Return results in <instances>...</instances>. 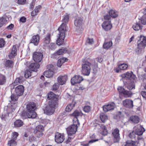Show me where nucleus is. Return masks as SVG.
Returning a JSON list of instances; mask_svg holds the SVG:
<instances>
[{
    "instance_id": "obj_4",
    "label": "nucleus",
    "mask_w": 146,
    "mask_h": 146,
    "mask_svg": "<svg viewBox=\"0 0 146 146\" xmlns=\"http://www.w3.org/2000/svg\"><path fill=\"white\" fill-rule=\"evenodd\" d=\"M52 102H49L48 105L44 110V112L47 115H52L54 112V109L56 107V106H55L54 107H52Z\"/></svg>"
},
{
    "instance_id": "obj_5",
    "label": "nucleus",
    "mask_w": 146,
    "mask_h": 146,
    "mask_svg": "<svg viewBox=\"0 0 146 146\" xmlns=\"http://www.w3.org/2000/svg\"><path fill=\"white\" fill-rule=\"evenodd\" d=\"M77 128L78 126L73 125H72L68 127L66 129L67 131L68 135H71L75 134L77 131Z\"/></svg>"
},
{
    "instance_id": "obj_7",
    "label": "nucleus",
    "mask_w": 146,
    "mask_h": 146,
    "mask_svg": "<svg viewBox=\"0 0 146 146\" xmlns=\"http://www.w3.org/2000/svg\"><path fill=\"white\" fill-rule=\"evenodd\" d=\"M83 80L82 77L80 75L75 76L71 80V83L72 85L80 83Z\"/></svg>"
},
{
    "instance_id": "obj_37",
    "label": "nucleus",
    "mask_w": 146,
    "mask_h": 146,
    "mask_svg": "<svg viewBox=\"0 0 146 146\" xmlns=\"http://www.w3.org/2000/svg\"><path fill=\"white\" fill-rule=\"evenodd\" d=\"M15 126L16 127H20L23 124V122L20 120H16L14 123Z\"/></svg>"
},
{
    "instance_id": "obj_48",
    "label": "nucleus",
    "mask_w": 146,
    "mask_h": 146,
    "mask_svg": "<svg viewBox=\"0 0 146 146\" xmlns=\"http://www.w3.org/2000/svg\"><path fill=\"white\" fill-rule=\"evenodd\" d=\"M136 135V134L135 132L134 131H133L129 134V136L130 138L133 139L135 138Z\"/></svg>"
},
{
    "instance_id": "obj_16",
    "label": "nucleus",
    "mask_w": 146,
    "mask_h": 146,
    "mask_svg": "<svg viewBox=\"0 0 146 146\" xmlns=\"http://www.w3.org/2000/svg\"><path fill=\"white\" fill-rule=\"evenodd\" d=\"M141 23L138 20H137L136 22L133 25V28L134 30L136 31L141 30L142 29L143 26Z\"/></svg>"
},
{
    "instance_id": "obj_6",
    "label": "nucleus",
    "mask_w": 146,
    "mask_h": 146,
    "mask_svg": "<svg viewBox=\"0 0 146 146\" xmlns=\"http://www.w3.org/2000/svg\"><path fill=\"white\" fill-rule=\"evenodd\" d=\"M121 77L126 80H135L136 78L135 76L133 74L132 72H127L121 75Z\"/></svg>"
},
{
    "instance_id": "obj_51",
    "label": "nucleus",
    "mask_w": 146,
    "mask_h": 146,
    "mask_svg": "<svg viewBox=\"0 0 146 146\" xmlns=\"http://www.w3.org/2000/svg\"><path fill=\"white\" fill-rule=\"evenodd\" d=\"M94 43V41L92 38H88L86 41V44H91Z\"/></svg>"
},
{
    "instance_id": "obj_17",
    "label": "nucleus",
    "mask_w": 146,
    "mask_h": 146,
    "mask_svg": "<svg viewBox=\"0 0 146 146\" xmlns=\"http://www.w3.org/2000/svg\"><path fill=\"white\" fill-rule=\"evenodd\" d=\"M119 130L116 128L112 132V134L114 136L115 140L114 142H117L119 140Z\"/></svg>"
},
{
    "instance_id": "obj_3",
    "label": "nucleus",
    "mask_w": 146,
    "mask_h": 146,
    "mask_svg": "<svg viewBox=\"0 0 146 146\" xmlns=\"http://www.w3.org/2000/svg\"><path fill=\"white\" fill-rule=\"evenodd\" d=\"M48 99L50 100L49 102H52V107H54L55 106L57 105L58 99L57 96L54 93L50 92V93L48 94Z\"/></svg>"
},
{
    "instance_id": "obj_13",
    "label": "nucleus",
    "mask_w": 146,
    "mask_h": 146,
    "mask_svg": "<svg viewBox=\"0 0 146 146\" xmlns=\"http://www.w3.org/2000/svg\"><path fill=\"white\" fill-rule=\"evenodd\" d=\"M102 26L105 31H108L110 30L112 27L110 21H104L102 24Z\"/></svg>"
},
{
    "instance_id": "obj_19",
    "label": "nucleus",
    "mask_w": 146,
    "mask_h": 146,
    "mask_svg": "<svg viewBox=\"0 0 146 146\" xmlns=\"http://www.w3.org/2000/svg\"><path fill=\"white\" fill-rule=\"evenodd\" d=\"M67 76L66 75L59 76L58 78V84L61 85L65 84L67 80Z\"/></svg>"
},
{
    "instance_id": "obj_56",
    "label": "nucleus",
    "mask_w": 146,
    "mask_h": 146,
    "mask_svg": "<svg viewBox=\"0 0 146 146\" xmlns=\"http://www.w3.org/2000/svg\"><path fill=\"white\" fill-rule=\"evenodd\" d=\"M117 90L119 93L123 94L125 90L122 87H119L117 88Z\"/></svg>"
},
{
    "instance_id": "obj_28",
    "label": "nucleus",
    "mask_w": 146,
    "mask_h": 146,
    "mask_svg": "<svg viewBox=\"0 0 146 146\" xmlns=\"http://www.w3.org/2000/svg\"><path fill=\"white\" fill-rule=\"evenodd\" d=\"M50 35L48 34L46 36L43 42L44 46H46L50 42Z\"/></svg>"
},
{
    "instance_id": "obj_42",
    "label": "nucleus",
    "mask_w": 146,
    "mask_h": 146,
    "mask_svg": "<svg viewBox=\"0 0 146 146\" xmlns=\"http://www.w3.org/2000/svg\"><path fill=\"white\" fill-rule=\"evenodd\" d=\"M98 125L100 127V128L103 131V134L104 135H106L107 133V131L105 126L103 125Z\"/></svg>"
},
{
    "instance_id": "obj_22",
    "label": "nucleus",
    "mask_w": 146,
    "mask_h": 146,
    "mask_svg": "<svg viewBox=\"0 0 146 146\" xmlns=\"http://www.w3.org/2000/svg\"><path fill=\"white\" fill-rule=\"evenodd\" d=\"M27 116L29 118H34L36 116V113L34 111V110H31L30 111H27L26 113Z\"/></svg>"
},
{
    "instance_id": "obj_31",
    "label": "nucleus",
    "mask_w": 146,
    "mask_h": 146,
    "mask_svg": "<svg viewBox=\"0 0 146 146\" xmlns=\"http://www.w3.org/2000/svg\"><path fill=\"white\" fill-rule=\"evenodd\" d=\"M138 20L143 25H146V15H143V16L139 18Z\"/></svg>"
},
{
    "instance_id": "obj_24",
    "label": "nucleus",
    "mask_w": 146,
    "mask_h": 146,
    "mask_svg": "<svg viewBox=\"0 0 146 146\" xmlns=\"http://www.w3.org/2000/svg\"><path fill=\"white\" fill-rule=\"evenodd\" d=\"M17 54V49L16 46H14L12 48L11 52L9 55V58L12 59L14 56Z\"/></svg>"
},
{
    "instance_id": "obj_12",
    "label": "nucleus",
    "mask_w": 146,
    "mask_h": 146,
    "mask_svg": "<svg viewBox=\"0 0 146 146\" xmlns=\"http://www.w3.org/2000/svg\"><path fill=\"white\" fill-rule=\"evenodd\" d=\"M115 106V104L112 102L108 104L107 105L103 106V110L104 111L107 112L114 109Z\"/></svg>"
},
{
    "instance_id": "obj_52",
    "label": "nucleus",
    "mask_w": 146,
    "mask_h": 146,
    "mask_svg": "<svg viewBox=\"0 0 146 146\" xmlns=\"http://www.w3.org/2000/svg\"><path fill=\"white\" fill-rule=\"evenodd\" d=\"M84 111L86 112H88L91 110V107L88 106H84L83 109Z\"/></svg>"
},
{
    "instance_id": "obj_58",
    "label": "nucleus",
    "mask_w": 146,
    "mask_h": 146,
    "mask_svg": "<svg viewBox=\"0 0 146 146\" xmlns=\"http://www.w3.org/2000/svg\"><path fill=\"white\" fill-rule=\"evenodd\" d=\"M5 45V41L2 38L0 39V47H2L4 46Z\"/></svg>"
},
{
    "instance_id": "obj_49",
    "label": "nucleus",
    "mask_w": 146,
    "mask_h": 146,
    "mask_svg": "<svg viewBox=\"0 0 146 146\" xmlns=\"http://www.w3.org/2000/svg\"><path fill=\"white\" fill-rule=\"evenodd\" d=\"M31 72L28 70H26L25 72V76L26 78H27L31 76Z\"/></svg>"
},
{
    "instance_id": "obj_43",
    "label": "nucleus",
    "mask_w": 146,
    "mask_h": 146,
    "mask_svg": "<svg viewBox=\"0 0 146 146\" xmlns=\"http://www.w3.org/2000/svg\"><path fill=\"white\" fill-rule=\"evenodd\" d=\"M13 62L11 60H8L5 63V66L7 67H11L12 66Z\"/></svg>"
},
{
    "instance_id": "obj_25",
    "label": "nucleus",
    "mask_w": 146,
    "mask_h": 146,
    "mask_svg": "<svg viewBox=\"0 0 146 146\" xmlns=\"http://www.w3.org/2000/svg\"><path fill=\"white\" fill-rule=\"evenodd\" d=\"M54 74V72L51 69H49L48 70L45 71L43 75L47 78H50L53 76Z\"/></svg>"
},
{
    "instance_id": "obj_11",
    "label": "nucleus",
    "mask_w": 146,
    "mask_h": 146,
    "mask_svg": "<svg viewBox=\"0 0 146 146\" xmlns=\"http://www.w3.org/2000/svg\"><path fill=\"white\" fill-rule=\"evenodd\" d=\"M134 129H135V132L136 135H142L145 131L144 129L140 125H137L134 127Z\"/></svg>"
},
{
    "instance_id": "obj_14",
    "label": "nucleus",
    "mask_w": 146,
    "mask_h": 146,
    "mask_svg": "<svg viewBox=\"0 0 146 146\" xmlns=\"http://www.w3.org/2000/svg\"><path fill=\"white\" fill-rule=\"evenodd\" d=\"M146 45V38L144 36H141L137 42L138 47H143Z\"/></svg>"
},
{
    "instance_id": "obj_27",
    "label": "nucleus",
    "mask_w": 146,
    "mask_h": 146,
    "mask_svg": "<svg viewBox=\"0 0 146 146\" xmlns=\"http://www.w3.org/2000/svg\"><path fill=\"white\" fill-rule=\"evenodd\" d=\"M130 119L133 123L135 124L138 123L139 121V118L138 116L136 115L131 116L130 117Z\"/></svg>"
},
{
    "instance_id": "obj_35",
    "label": "nucleus",
    "mask_w": 146,
    "mask_h": 146,
    "mask_svg": "<svg viewBox=\"0 0 146 146\" xmlns=\"http://www.w3.org/2000/svg\"><path fill=\"white\" fill-rule=\"evenodd\" d=\"M67 60L66 58H63L60 59L58 60L57 65L59 67H60L62 64L64 63Z\"/></svg>"
},
{
    "instance_id": "obj_63",
    "label": "nucleus",
    "mask_w": 146,
    "mask_h": 146,
    "mask_svg": "<svg viewBox=\"0 0 146 146\" xmlns=\"http://www.w3.org/2000/svg\"><path fill=\"white\" fill-rule=\"evenodd\" d=\"M26 0H18V3L20 4H24L25 3Z\"/></svg>"
},
{
    "instance_id": "obj_15",
    "label": "nucleus",
    "mask_w": 146,
    "mask_h": 146,
    "mask_svg": "<svg viewBox=\"0 0 146 146\" xmlns=\"http://www.w3.org/2000/svg\"><path fill=\"white\" fill-rule=\"evenodd\" d=\"M24 79L23 76H20L19 78H17L15 80L14 83H13L10 85V86L11 88H14V86L18 83H21L24 81Z\"/></svg>"
},
{
    "instance_id": "obj_64",
    "label": "nucleus",
    "mask_w": 146,
    "mask_h": 146,
    "mask_svg": "<svg viewBox=\"0 0 146 146\" xmlns=\"http://www.w3.org/2000/svg\"><path fill=\"white\" fill-rule=\"evenodd\" d=\"M141 94L143 98L146 99V92L142 91L141 92Z\"/></svg>"
},
{
    "instance_id": "obj_60",
    "label": "nucleus",
    "mask_w": 146,
    "mask_h": 146,
    "mask_svg": "<svg viewBox=\"0 0 146 146\" xmlns=\"http://www.w3.org/2000/svg\"><path fill=\"white\" fill-rule=\"evenodd\" d=\"M38 13V12L37 11H36V10H34L31 12V16H35Z\"/></svg>"
},
{
    "instance_id": "obj_2",
    "label": "nucleus",
    "mask_w": 146,
    "mask_h": 146,
    "mask_svg": "<svg viewBox=\"0 0 146 146\" xmlns=\"http://www.w3.org/2000/svg\"><path fill=\"white\" fill-rule=\"evenodd\" d=\"M91 63L89 62H86L82 64L81 72L84 75L88 76L91 71Z\"/></svg>"
},
{
    "instance_id": "obj_1",
    "label": "nucleus",
    "mask_w": 146,
    "mask_h": 146,
    "mask_svg": "<svg viewBox=\"0 0 146 146\" xmlns=\"http://www.w3.org/2000/svg\"><path fill=\"white\" fill-rule=\"evenodd\" d=\"M69 17L67 15H64L62 20V23L58 30L59 31L58 37L57 40V44L58 46L62 44L64 42V39L65 36V33L66 31V23L69 20Z\"/></svg>"
},
{
    "instance_id": "obj_45",
    "label": "nucleus",
    "mask_w": 146,
    "mask_h": 146,
    "mask_svg": "<svg viewBox=\"0 0 146 146\" xmlns=\"http://www.w3.org/2000/svg\"><path fill=\"white\" fill-rule=\"evenodd\" d=\"M82 115V113L80 111H79L77 110L75 111L72 114V115H73L74 117H77L78 116H81Z\"/></svg>"
},
{
    "instance_id": "obj_54",
    "label": "nucleus",
    "mask_w": 146,
    "mask_h": 146,
    "mask_svg": "<svg viewBox=\"0 0 146 146\" xmlns=\"http://www.w3.org/2000/svg\"><path fill=\"white\" fill-rule=\"evenodd\" d=\"M73 121L74 123V124H73V125H75L76 126H78V125H79L77 117H74Z\"/></svg>"
},
{
    "instance_id": "obj_21",
    "label": "nucleus",
    "mask_w": 146,
    "mask_h": 146,
    "mask_svg": "<svg viewBox=\"0 0 146 146\" xmlns=\"http://www.w3.org/2000/svg\"><path fill=\"white\" fill-rule=\"evenodd\" d=\"M40 65L37 63H32L29 66V68L33 71L36 72L39 67Z\"/></svg>"
},
{
    "instance_id": "obj_23",
    "label": "nucleus",
    "mask_w": 146,
    "mask_h": 146,
    "mask_svg": "<svg viewBox=\"0 0 146 146\" xmlns=\"http://www.w3.org/2000/svg\"><path fill=\"white\" fill-rule=\"evenodd\" d=\"M26 108L27 111L35 110L36 109L35 104L33 102H30L27 105Z\"/></svg>"
},
{
    "instance_id": "obj_62",
    "label": "nucleus",
    "mask_w": 146,
    "mask_h": 146,
    "mask_svg": "<svg viewBox=\"0 0 146 146\" xmlns=\"http://www.w3.org/2000/svg\"><path fill=\"white\" fill-rule=\"evenodd\" d=\"M41 9V6L40 5H38L36 7L35 10L38 13L39 11Z\"/></svg>"
},
{
    "instance_id": "obj_53",
    "label": "nucleus",
    "mask_w": 146,
    "mask_h": 146,
    "mask_svg": "<svg viewBox=\"0 0 146 146\" xmlns=\"http://www.w3.org/2000/svg\"><path fill=\"white\" fill-rule=\"evenodd\" d=\"M18 96L16 94H13L11 96V100L13 101L17 100L18 98Z\"/></svg>"
},
{
    "instance_id": "obj_46",
    "label": "nucleus",
    "mask_w": 146,
    "mask_h": 146,
    "mask_svg": "<svg viewBox=\"0 0 146 146\" xmlns=\"http://www.w3.org/2000/svg\"><path fill=\"white\" fill-rule=\"evenodd\" d=\"M126 87L128 89L130 90H132L133 89H134L135 88V85L133 83H131L128 84L126 86Z\"/></svg>"
},
{
    "instance_id": "obj_32",
    "label": "nucleus",
    "mask_w": 146,
    "mask_h": 146,
    "mask_svg": "<svg viewBox=\"0 0 146 146\" xmlns=\"http://www.w3.org/2000/svg\"><path fill=\"white\" fill-rule=\"evenodd\" d=\"M109 15L112 18H115L118 16L117 12L113 10H111L109 12Z\"/></svg>"
},
{
    "instance_id": "obj_39",
    "label": "nucleus",
    "mask_w": 146,
    "mask_h": 146,
    "mask_svg": "<svg viewBox=\"0 0 146 146\" xmlns=\"http://www.w3.org/2000/svg\"><path fill=\"white\" fill-rule=\"evenodd\" d=\"M100 117L103 123H104L106 120L108 119L107 116L103 113H100Z\"/></svg>"
},
{
    "instance_id": "obj_34",
    "label": "nucleus",
    "mask_w": 146,
    "mask_h": 146,
    "mask_svg": "<svg viewBox=\"0 0 146 146\" xmlns=\"http://www.w3.org/2000/svg\"><path fill=\"white\" fill-rule=\"evenodd\" d=\"M44 130V127L43 126L39 125L36 127L34 130L33 132L34 133H36L37 131H43Z\"/></svg>"
},
{
    "instance_id": "obj_36",
    "label": "nucleus",
    "mask_w": 146,
    "mask_h": 146,
    "mask_svg": "<svg viewBox=\"0 0 146 146\" xmlns=\"http://www.w3.org/2000/svg\"><path fill=\"white\" fill-rule=\"evenodd\" d=\"M6 82V78L5 76L2 74H0V85H3Z\"/></svg>"
},
{
    "instance_id": "obj_57",
    "label": "nucleus",
    "mask_w": 146,
    "mask_h": 146,
    "mask_svg": "<svg viewBox=\"0 0 146 146\" xmlns=\"http://www.w3.org/2000/svg\"><path fill=\"white\" fill-rule=\"evenodd\" d=\"M59 84L58 83H55L53 86V90H57L59 87Z\"/></svg>"
},
{
    "instance_id": "obj_20",
    "label": "nucleus",
    "mask_w": 146,
    "mask_h": 146,
    "mask_svg": "<svg viewBox=\"0 0 146 146\" xmlns=\"http://www.w3.org/2000/svg\"><path fill=\"white\" fill-rule=\"evenodd\" d=\"M124 106L128 108H132L133 106V101L128 99H126L123 102Z\"/></svg>"
},
{
    "instance_id": "obj_44",
    "label": "nucleus",
    "mask_w": 146,
    "mask_h": 146,
    "mask_svg": "<svg viewBox=\"0 0 146 146\" xmlns=\"http://www.w3.org/2000/svg\"><path fill=\"white\" fill-rule=\"evenodd\" d=\"M15 140L12 139L9 141L8 143V146H15L17 144Z\"/></svg>"
},
{
    "instance_id": "obj_40",
    "label": "nucleus",
    "mask_w": 146,
    "mask_h": 146,
    "mask_svg": "<svg viewBox=\"0 0 146 146\" xmlns=\"http://www.w3.org/2000/svg\"><path fill=\"white\" fill-rule=\"evenodd\" d=\"M123 94L126 97H131L133 94L131 91L127 90H125Z\"/></svg>"
},
{
    "instance_id": "obj_50",
    "label": "nucleus",
    "mask_w": 146,
    "mask_h": 146,
    "mask_svg": "<svg viewBox=\"0 0 146 146\" xmlns=\"http://www.w3.org/2000/svg\"><path fill=\"white\" fill-rule=\"evenodd\" d=\"M8 117L9 114L7 113L6 114H3L1 116V118L2 119L6 120L8 119Z\"/></svg>"
},
{
    "instance_id": "obj_10",
    "label": "nucleus",
    "mask_w": 146,
    "mask_h": 146,
    "mask_svg": "<svg viewBox=\"0 0 146 146\" xmlns=\"http://www.w3.org/2000/svg\"><path fill=\"white\" fill-rule=\"evenodd\" d=\"M15 92L18 96H20L22 95L24 92V87L22 85L18 86L15 88Z\"/></svg>"
},
{
    "instance_id": "obj_47",
    "label": "nucleus",
    "mask_w": 146,
    "mask_h": 146,
    "mask_svg": "<svg viewBox=\"0 0 146 146\" xmlns=\"http://www.w3.org/2000/svg\"><path fill=\"white\" fill-rule=\"evenodd\" d=\"M6 21L7 20L5 18L3 17L0 18V27L5 24Z\"/></svg>"
},
{
    "instance_id": "obj_26",
    "label": "nucleus",
    "mask_w": 146,
    "mask_h": 146,
    "mask_svg": "<svg viewBox=\"0 0 146 146\" xmlns=\"http://www.w3.org/2000/svg\"><path fill=\"white\" fill-rule=\"evenodd\" d=\"M68 51L67 48H63L59 49L58 51L54 53V55H60L63 53H68Z\"/></svg>"
},
{
    "instance_id": "obj_59",
    "label": "nucleus",
    "mask_w": 146,
    "mask_h": 146,
    "mask_svg": "<svg viewBox=\"0 0 146 146\" xmlns=\"http://www.w3.org/2000/svg\"><path fill=\"white\" fill-rule=\"evenodd\" d=\"M50 48H51V50L54 49L56 48V45L55 43H51L50 44Z\"/></svg>"
},
{
    "instance_id": "obj_33",
    "label": "nucleus",
    "mask_w": 146,
    "mask_h": 146,
    "mask_svg": "<svg viewBox=\"0 0 146 146\" xmlns=\"http://www.w3.org/2000/svg\"><path fill=\"white\" fill-rule=\"evenodd\" d=\"M112 45V43L111 41L105 42L103 44L104 48L108 49Z\"/></svg>"
},
{
    "instance_id": "obj_61",
    "label": "nucleus",
    "mask_w": 146,
    "mask_h": 146,
    "mask_svg": "<svg viewBox=\"0 0 146 146\" xmlns=\"http://www.w3.org/2000/svg\"><path fill=\"white\" fill-rule=\"evenodd\" d=\"M18 133L16 132H15L13 133V139H15L16 140V138L18 136Z\"/></svg>"
},
{
    "instance_id": "obj_30",
    "label": "nucleus",
    "mask_w": 146,
    "mask_h": 146,
    "mask_svg": "<svg viewBox=\"0 0 146 146\" xmlns=\"http://www.w3.org/2000/svg\"><path fill=\"white\" fill-rule=\"evenodd\" d=\"M82 24V20L81 18H77L75 21L74 24L76 26L80 27Z\"/></svg>"
},
{
    "instance_id": "obj_9",
    "label": "nucleus",
    "mask_w": 146,
    "mask_h": 146,
    "mask_svg": "<svg viewBox=\"0 0 146 146\" xmlns=\"http://www.w3.org/2000/svg\"><path fill=\"white\" fill-rule=\"evenodd\" d=\"M43 56L42 53L40 52H35L33 54V58L35 61L38 62L41 61Z\"/></svg>"
},
{
    "instance_id": "obj_38",
    "label": "nucleus",
    "mask_w": 146,
    "mask_h": 146,
    "mask_svg": "<svg viewBox=\"0 0 146 146\" xmlns=\"http://www.w3.org/2000/svg\"><path fill=\"white\" fill-rule=\"evenodd\" d=\"M135 143L133 141L129 140L127 141L124 144V146H136Z\"/></svg>"
},
{
    "instance_id": "obj_55",
    "label": "nucleus",
    "mask_w": 146,
    "mask_h": 146,
    "mask_svg": "<svg viewBox=\"0 0 146 146\" xmlns=\"http://www.w3.org/2000/svg\"><path fill=\"white\" fill-rule=\"evenodd\" d=\"M43 131H37L36 133H34L36 134L37 137L39 138L43 135Z\"/></svg>"
},
{
    "instance_id": "obj_8",
    "label": "nucleus",
    "mask_w": 146,
    "mask_h": 146,
    "mask_svg": "<svg viewBox=\"0 0 146 146\" xmlns=\"http://www.w3.org/2000/svg\"><path fill=\"white\" fill-rule=\"evenodd\" d=\"M64 136L63 135L58 132L56 133L55 140V141L57 143H62L64 141Z\"/></svg>"
},
{
    "instance_id": "obj_41",
    "label": "nucleus",
    "mask_w": 146,
    "mask_h": 146,
    "mask_svg": "<svg viewBox=\"0 0 146 146\" xmlns=\"http://www.w3.org/2000/svg\"><path fill=\"white\" fill-rule=\"evenodd\" d=\"M128 67V65L127 64H122L118 65V68L120 70H125Z\"/></svg>"
},
{
    "instance_id": "obj_18",
    "label": "nucleus",
    "mask_w": 146,
    "mask_h": 146,
    "mask_svg": "<svg viewBox=\"0 0 146 146\" xmlns=\"http://www.w3.org/2000/svg\"><path fill=\"white\" fill-rule=\"evenodd\" d=\"M39 41V36L38 35L33 36L31 40V43H33L35 46L38 44Z\"/></svg>"
},
{
    "instance_id": "obj_29",
    "label": "nucleus",
    "mask_w": 146,
    "mask_h": 146,
    "mask_svg": "<svg viewBox=\"0 0 146 146\" xmlns=\"http://www.w3.org/2000/svg\"><path fill=\"white\" fill-rule=\"evenodd\" d=\"M75 102H73L68 104L66 107V111L67 112L70 111L74 107Z\"/></svg>"
}]
</instances>
